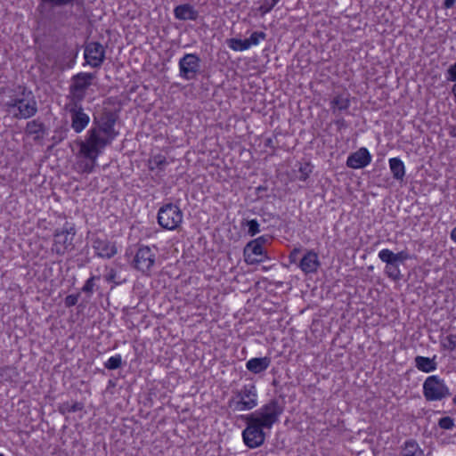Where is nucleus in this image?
I'll return each instance as SVG.
<instances>
[{
	"label": "nucleus",
	"instance_id": "obj_1",
	"mask_svg": "<svg viewBox=\"0 0 456 456\" xmlns=\"http://www.w3.org/2000/svg\"><path fill=\"white\" fill-rule=\"evenodd\" d=\"M283 411V403L273 398L257 411L241 415V419L246 422V428L242 431V439L246 446L255 449L263 445L265 441L264 430H270L279 421Z\"/></svg>",
	"mask_w": 456,
	"mask_h": 456
},
{
	"label": "nucleus",
	"instance_id": "obj_2",
	"mask_svg": "<svg viewBox=\"0 0 456 456\" xmlns=\"http://www.w3.org/2000/svg\"><path fill=\"white\" fill-rule=\"evenodd\" d=\"M118 118L111 110H104L94 117L86 140L80 142V151L86 159L95 162L102 150L118 136V132L114 127Z\"/></svg>",
	"mask_w": 456,
	"mask_h": 456
},
{
	"label": "nucleus",
	"instance_id": "obj_3",
	"mask_svg": "<svg viewBox=\"0 0 456 456\" xmlns=\"http://www.w3.org/2000/svg\"><path fill=\"white\" fill-rule=\"evenodd\" d=\"M232 393L227 403L233 411H250L257 406V389L253 383L246 384Z\"/></svg>",
	"mask_w": 456,
	"mask_h": 456
},
{
	"label": "nucleus",
	"instance_id": "obj_4",
	"mask_svg": "<svg viewBox=\"0 0 456 456\" xmlns=\"http://www.w3.org/2000/svg\"><path fill=\"white\" fill-rule=\"evenodd\" d=\"M96 78L95 73L79 72L72 76L69 87L68 99L69 102H81L85 100L86 92Z\"/></svg>",
	"mask_w": 456,
	"mask_h": 456
},
{
	"label": "nucleus",
	"instance_id": "obj_5",
	"mask_svg": "<svg viewBox=\"0 0 456 456\" xmlns=\"http://www.w3.org/2000/svg\"><path fill=\"white\" fill-rule=\"evenodd\" d=\"M75 224L66 222L61 228L56 229L53 234L52 251L59 256L74 249Z\"/></svg>",
	"mask_w": 456,
	"mask_h": 456
},
{
	"label": "nucleus",
	"instance_id": "obj_6",
	"mask_svg": "<svg viewBox=\"0 0 456 456\" xmlns=\"http://www.w3.org/2000/svg\"><path fill=\"white\" fill-rule=\"evenodd\" d=\"M21 90L10 103V106L15 107L19 110L20 118H29L37 112V104L33 93L26 87H20Z\"/></svg>",
	"mask_w": 456,
	"mask_h": 456
},
{
	"label": "nucleus",
	"instance_id": "obj_7",
	"mask_svg": "<svg viewBox=\"0 0 456 456\" xmlns=\"http://www.w3.org/2000/svg\"><path fill=\"white\" fill-rule=\"evenodd\" d=\"M183 218L182 210L173 203L164 204L158 211V224L166 230H176L182 224Z\"/></svg>",
	"mask_w": 456,
	"mask_h": 456
},
{
	"label": "nucleus",
	"instance_id": "obj_8",
	"mask_svg": "<svg viewBox=\"0 0 456 456\" xmlns=\"http://www.w3.org/2000/svg\"><path fill=\"white\" fill-rule=\"evenodd\" d=\"M423 395L427 401H441L451 395L444 380L437 375L428 377L423 383Z\"/></svg>",
	"mask_w": 456,
	"mask_h": 456
},
{
	"label": "nucleus",
	"instance_id": "obj_9",
	"mask_svg": "<svg viewBox=\"0 0 456 456\" xmlns=\"http://www.w3.org/2000/svg\"><path fill=\"white\" fill-rule=\"evenodd\" d=\"M200 62L196 53H185L178 62L179 76L185 80L196 79L200 71Z\"/></svg>",
	"mask_w": 456,
	"mask_h": 456
},
{
	"label": "nucleus",
	"instance_id": "obj_10",
	"mask_svg": "<svg viewBox=\"0 0 456 456\" xmlns=\"http://www.w3.org/2000/svg\"><path fill=\"white\" fill-rule=\"evenodd\" d=\"M156 261V253L149 246L141 245L132 261V266L144 274H149Z\"/></svg>",
	"mask_w": 456,
	"mask_h": 456
},
{
	"label": "nucleus",
	"instance_id": "obj_11",
	"mask_svg": "<svg viewBox=\"0 0 456 456\" xmlns=\"http://www.w3.org/2000/svg\"><path fill=\"white\" fill-rule=\"evenodd\" d=\"M71 120V128L79 134L88 126L90 117L85 112L81 102H69L66 105Z\"/></svg>",
	"mask_w": 456,
	"mask_h": 456
},
{
	"label": "nucleus",
	"instance_id": "obj_12",
	"mask_svg": "<svg viewBox=\"0 0 456 456\" xmlns=\"http://www.w3.org/2000/svg\"><path fill=\"white\" fill-rule=\"evenodd\" d=\"M84 58L86 64L92 68H100L105 61V49L99 42H89L85 45Z\"/></svg>",
	"mask_w": 456,
	"mask_h": 456
},
{
	"label": "nucleus",
	"instance_id": "obj_13",
	"mask_svg": "<svg viewBox=\"0 0 456 456\" xmlns=\"http://www.w3.org/2000/svg\"><path fill=\"white\" fill-rule=\"evenodd\" d=\"M92 248L95 255L101 258L110 259L118 253L116 244L111 242L106 235H94L92 238Z\"/></svg>",
	"mask_w": 456,
	"mask_h": 456
},
{
	"label": "nucleus",
	"instance_id": "obj_14",
	"mask_svg": "<svg viewBox=\"0 0 456 456\" xmlns=\"http://www.w3.org/2000/svg\"><path fill=\"white\" fill-rule=\"evenodd\" d=\"M370 162V153L366 148L362 147L347 157L346 166L350 168L360 169L367 167Z\"/></svg>",
	"mask_w": 456,
	"mask_h": 456
},
{
	"label": "nucleus",
	"instance_id": "obj_15",
	"mask_svg": "<svg viewBox=\"0 0 456 456\" xmlns=\"http://www.w3.org/2000/svg\"><path fill=\"white\" fill-rule=\"evenodd\" d=\"M244 257L249 265L258 264L267 258L263 248L251 240L244 248Z\"/></svg>",
	"mask_w": 456,
	"mask_h": 456
},
{
	"label": "nucleus",
	"instance_id": "obj_16",
	"mask_svg": "<svg viewBox=\"0 0 456 456\" xmlns=\"http://www.w3.org/2000/svg\"><path fill=\"white\" fill-rule=\"evenodd\" d=\"M320 265L318 254L314 250H307L299 262V268L305 274L316 273Z\"/></svg>",
	"mask_w": 456,
	"mask_h": 456
},
{
	"label": "nucleus",
	"instance_id": "obj_17",
	"mask_svg": "<svg viewBox=\"0 0 456 456\" xmlns=\"http://www.w3.org/2000/svg\"><path fill=\"white\" fill-rule=\"evenodd\" d=\"M379 258L383 263H386L385 273L388 278L395 281H398L402 279L403 275L401 273L399 265L396 262H395L382 251L379 252Z\"/></svg>",
	"mask_w": 456,
	"mask_h": 456
},
{
	"label": "nucleus",
	"instance_id": "obj_18",
	"mask_svg": "<svg viewBox=\"0 0 456 456\" xmlns=\"http://www.w3.org/2000/svg\"><path fill=\"white\" fill-rule=\"evenodd\" d=\"M174 16L179 20H196L199 12L190 4H183L175 7Z\"/></svg>",
	"mask_w": 456,
	"mask_h": 456
},
{
	"label": "nucleus",
	"instance_id": "obj_19",
	"mask_svg": "<svg viewBox=\"0 0 456 456\" xmlns=\"http://www.w3.org/2000/svg\"><path fill=\"white\" fill-rule=\"evenodd\" d=\"M272 360L268 356L251 358L246 362V368L253 374H259L266 370Z\"/></svg>",
	"mask_w": 456,
	"mask_h": 456
},
{
	"label": "nucleus",
	"instance_id": "obj_20",
	"mask_svg": "<svg viewBox=\"0 0 456 456\" xmlns=\"http://www.w3.org/2000/svg\"><path fill=\"white\" fill-rule=\"evenodd\" d=\"M436 356L432 358L418 355L414 359L415 367L426 373L435 371L437 369Z\"/></svg>",
	"mask_w": 456,
	"mask_h": 456
},
{
	"label": "nucleus",
	"instance_id": "obj_21",
	"mask_svg": "<svg viewBox=\"0 0 456 456\" xmlns=\"http://www.w3.org/2000/svg\"><path fill=\"white\" fill-rule=\"evenodd\" d=\"M26 133L29 135H35V141H39L43 139L45 134L46 127L45 124L38 119H33L27 123Z\"/></svg>",
	"mask_w": 456,
	"mask_h": 456
},
{
	"label": "nucleus",
	"instance_id": "obj_22",
	"mask_svg": "<svg viewBox=\"0 0 456 456\" xmlns=\"http://www.w3.org/2000/svg\"><path fill=\"white\" fill-rule=\"evenodd\" d=\"M39 4L37 7V11L44 14L49 9H53L57 7H64L71 4L72 0H38Z\"/></svg>",
	"mask_w": 456,
	"mask_h": 456
},
{
	"label": "nucleus",
	"instance_id": "obj_23",
	"mask_svg": "<svg viewBox=\"0 0 456 456\" xmlns=\"http://www.w3.org/2000/svg\"><path fill=\"white\" fill-rule=\"evenodd\" d=\"M389 167L394 179L403 181L405 176V166L401 159L391 158L389 159Z\"/></svg>",
	"mask_w": 456,
	"mask_h": 456
},
{
	"label": "nucleus",
	"instance_id": "obj_24",
	"mask_svg": "<svg viewBox=\"0 0 456 456\" xmlns=\"http://www.w3.org/2000/svg\"><path fill=\"white\" fill-rule=\"evenodd\" d=\"M168 165L167 158L161 154H157L151 156L148 159V168L151 171H154L159 169V171H164L166 167Z\"/></svg>",
	"mask_w": 456,
	"mask_h": 456
},
{
	"label": "nucleus",
	"instance_id": "obj_25",
	"mask_svg": "<svg viewBox=\"0 0 456 456\" xmlns=\"http://www.w3.org/2000/svg\"><path fill=\"white\" fill-rule=\"evenodd\" d=\"M423 451L419 448L418 443L413 440L410 439L405 441L402 456H422Z\"/></svg>",
	"mask_w": 456,
	"mask_h": 456
},
{
	"label": "nucleus",
	"instance_id": "obj_26",
	"mask_svg": "<svg viewBox=\"0 0 456 456\" xmlns=\"http://www.w3.org/2000/svg\"><path fill=\"white\" fill-rule=\"evenodd\" d=\"M350 106V100L348 97L343 95L335 96L330 102V108L335 114L338 110H346Z\"/></svg>",
	"mask_w": 456,
	"mask_h": 456
},
{
	"label": "nucleus",
	"instance_id": "obj_27",
	"mask_svg": "<svg viewBox=\"0 0 456 456\" xmlns=\"http://www.w3.org/2000/svg\"><path fill=\"white\" fill-rule=\"evenodd\" d=\"M384 254L392 258L398 265L400 263H403L406 260L411 259V254L407 250H402L397 253H394L392 250L388 248H385L381 250Z\"/></svg>",
	"mask_w": 456,
	"mask_h": 456
},
{
	"label": "nucleus",
	"instance_id": "obj_28",
	"mask_svg": "<svg viewBox=\"0 0 456 456\" xmlns=\"http://www.w3.org/2000/svg\"><path fill=\"white\" fill-rule=\"evenodd\" d=\"M226 44L233 51L236 52H243L249 49V44H248L247 39H239V38H229L226 40Z\"/></svg>",
	"mask_w": 456,
	"mask_h": 456
},
{
	"label": "nucleus",
	"instance_id": "obj_29",
	"mask_svg": "<svg viewBox=\"0 0 456 456\" xmlns=\"http://www.w3.org/2000/svg\"><path fill=\"white\" fill-rule=\"evenodd\" d=\"M83 409H84V403H80V402H74L71 404L69 402H65V403H62L59 406V411L61 414L76 412V411H82Z\"/></svg>",
	"mask_w": 456,
	"mask_h": 456
},
{
	"label": "nucleus",
	"instance_id": "obj_30",
	"mask_svg": "<svg viewBox=\"0 0 456 456\" xmlns=\"http://www.w3.org/2000/svg\"><path fill=\"white\" fill-rule=\"evenodd\" d=\"M445 78L447 82H453V86L452 87V94L456 99V61L450 65L445 73Z\"/></svg>",
	"mask_w": 456,
	"mask_h": 456
},
{
	"label": "nucleus",
	"instance_id": "obj_31",
	"mask_svg": "<svg viewBox=\"0 0 456 456\" xmlns=\"http://www.w3.org/2000/svg\"><path fill=\"white\" fill-rule=\"evenodd\" d=\"M313 172V167L309 163L301 164L298 168V175L297 178L299 181H306L310 174Z\"/></svg>",
	"mask_w": 456,
	"mask_h": 456
},
{
	"label": "nucleus",
	"instance_id": "obj_32",
	"mask_svg": "<svg viewBox=\"0 0 456 456\" xmlns=\"http://www.w3.org/2000/svg\"><path fill=\"white\" fill-rule=\"evenodd\" d=\"M441 345L449 351L456 350V334H450L441 340Z\"/></svg>",
	"mask_w": 456,
	"mask_h": 456
},
{
	"label": "nucleus",
	"instance_id": "obj_33",
	"mask_svg": "<svg viewBox=\"0 0 456 456\" xmlns=\"http://www.w3.org/2000/svg\"><path fill=\"white\" fill-rule=\"evenodd\" d=\"M122 366V357L120 354L111 356L104 362V367L108 370H117Z\"/></svg>",
	"mask_w": 456,
	"mask_h": 456
},
{
	"label": "nucleus",
	"instance_id": "obj_34",
	"mask_svg": "<svg viewBox=\"0 0 456 456\" xmlns=\"http://www.w3.org/2000/svg\"><path fill=\"white\" fill-rule=\"evenodd\" d=\"M266 37V34L263 31H255L253 32L249 38H247L248 44H249V48L252 45H257L261 40H265Z\"/></svg>",
	"mask_w": 456,
	"mask_h": 456
},
{
	"label": "nucleus",
	"instance_id": "obj_35",
	"mask_svg": "<svg viewBox=\"0 0 456 456\" xmlns=\"http://www.w3.org/2000/svg\"><path fill=\"white\" fill-rule=\"evenodd\" d=\"M242 225L248 226V233L250 236H255L256 234H257L260 232L259 224L256 219L247 220L242 223Z\"/></svg>",
	"mask_w": 456,
	"mask_h": 456
},
{
	"label": "nucleus",
	"instance_id": "obj_36",
	"mask_svg": "<svg viewBox=\"0 0 456 456\" xmlns=\"http://www.w3.org/2000/svg\"><path fill=\"white\" fill-rule=\"evenodd\" d=\"M279 1L280 0H265L262 5L259 7V11L263 15L268 13L279 3Z\"/></svg>",
	"mask_w": 456,
	"mask_h": 456
},
{
	"label": "nucleus",
	"instance_id": "obj_37",
	"mask_svg": "<svg viewBox=\"0 0 456 456\" xmlns=\"http://www.w3.org/2000/svg\"><path fill=\"white\" fill-rule=\"evenodd\" d=\"M438 426L442 429L451 430L454 427V420L451 417H443L438 420Z\"/></svg>",
	"mask_w": 456,
	"mask_h": 456
},
{
	"label": "nucleus",
	"instance_id": "obj_38",
	"mask_svg": "<svg viewBox=\"0 0 456 456\" xmlns=\"http://www.w3.org/2000/svg\"><path fill=\"white\" fill-rule=\"evenodd\" d=\"M99 280V277H96V276H92L90 277L86 281V283L84 284L83 288H82V291L88 294V295H92L93 292H94V288L95 286V283H94V281L95 280Z\"/></svg>",
	"mask_w": 456,
	"mask_h": 456
},
{
	"label": "nucleus",
	"instance_id": "obj_39",
	"mask_svg": "<svg viewBox=\"0 0 456 456\" xmlns=\"http://www.w3.org/2000/svg\"><path fill=\"white\" fill-rule=\"evenodd\" d=\"M79 294H71L65 297L64 303L67 307H71L77 305Z\"/></svg>",
	"mask_w": 456,
	"mask_h": 456
},
{
	"label": "nucleus",
	"instance_id": "obj_40",
	"mask_svg": "<svg viewBox=\"0 0 456 456\" xmlns=\"http://www.w3.org/2000/svg\"><path fill=\"white\" fill-rule=\"evenodd\" d=\"M116 276H117V272L115 269L113 268H110L109 271H108V273L105 275V280L106 281L108 282H114L116 284H118L119 282H117L115 281L116 279Z\"/></svg>",
	"mask_w": 456,
	"mask_h": 456
},
{
	"label": "nucleus",
	"instance_id": "obj_41",
	"mask_svg": "<svg viewBox=\"0 0 456 456\" xmlns=\"http://www.w3.org/2000/svg\"><path fill=\"white\" fill-rule=\"evenodd\" d=\"M270 240V237L267 236V235H263V236H260L255 240H253L252 241L254 242V244H258L259 246H261L263 248V246L266 243H268Z\"/></svg>",
	"mask_w": 456,
	"mask_h": 456
},
{
	"label": "nucleus",
	"instance_id": "obj_42",
	"mask_svg": "<svg viewBox=\"0 0 456 456\" xmlns=\"http://www.w3.org/2000/svg\"><path fill=\"white\" fill-rule=\"evenodd\" d=\"M335 125L337 126V128L338 131H341L342 129H345L347 127V123L345 120L344 118H338L334 121Z\"/></svg>",
	"mask_w": 456,
	"mask_h": 456
},
{
	"label": "nucleus",
	"instance_id": "obj_43",
	"mask_svg": "<svg viewBox=\"0 0 456 456\" xmlns=\"http://www.w3.org/2000/svg\"><path fill=\"white\" fill-rule=\"evenodd\" d=\"M300 253V248H294L290 253H289V262L290 263H296L297 260V256Z\"/></svg>",
	"mask_w": 456,
	"mask_h": 456
},
{
	"label": "nucleus",
	"instance_id": "obj_44",
	"mask_svg": "<svg viewBox=\"0 0 456 456\" xmlns=\"http://www.w3.org/2000/svg\"><path fill=\"white\" fill-rule=\"evenodd\" d=\"M456 0H444V7L446 9H451L454 6Z\"/></svg>",
	"mask_w": 456,
	"mask_h": 456
},
{
	"label": "nucleus",
	"instance_id": "obj_45",
	"mask_svg": "<svg viewBox=\"0 0 456 456\" xmlns=\"http://www.w3.org/2000/svg\"><path fill=\"white\" fill-rule=\"evenodd\" d=\"M84 3H85V0H72L70 5L76 4L77 6H82V5H84Z\"/></svg>",
	"mask_w": 456,
	"mask_h": 456
},
{
	"label": "nucleus",
	"instance_id": "obj_46",
	"mask_svg": "<svg viewBox=\"0 0 456 456\" xmlns=\"http://www.w3.org/2000/svg\"><path fill=\"white\" fill-rule=\"evenodd\" d=\"M451 239L456 242V226L452 229L451 232Z\"/></svg>",
	"mask_w": 456,
	"mask_h": 456
},
{
	"label": "nucleus",
	"instance_id": "obj_47",
	"mask_svg": "<svg viewBox=\"0 0 456 456\" xmlns=\"http://www.w3.org/2000/svg\"><path fill=\"white\" fill-rule=\"evenodd\" d=\"M267 190V188L265 186H263V185H260L256 188V191L260 192V191H265Z\"/></svg>",
	"mask_w": 456,
	"mask_h": 456
},
{
	"label": "nucleus",
	"instance_id": "obj_48",
	"mask_svg": "<svg viewBox=\"0 0 456 456\" xmlns=\"http://www.w3.org/2000/svg\"><path fill=\"white\" fill-rule=\"evenodd\" d=\"M265 145L272 147L273 146V140L271 138L267 139L265 142Z\"/></svg>",
	"mask_w": 456,
	"mask_h": 456
},
{
	"label": "nucleus",
	"instance_id": "obj_49",
	"mask_svg": "<svg viewBox=\"0 0 456 456\" xmlns=\"http://www.w3.org/2000/svg\"><path fill=\"white\" fill-rule=\"evenodd\" d=\"M452 403H453L454 405H456V395H455V396L453 397V399H452Z\"/></svg>",
	"mask_w": 456,
	"mask_h": 456
},
{
	"label": "nucleus",
	"instance_id": "obj_50",
	"mask_svg": "<svg viewBox=\"0 0 456 456\" xmlns=\"http://www.w3.org/2000/svg\"><path fill=\"white\" fill-rule=\"evenodd\" d=\"M109 384L110 386H114V383L111 380L109 381Z\"/></svg>",
	"mask_w": 456,
	"mask_h": 456
},
{
	"label": "nucleus",
	"instance_id": "obj_51",
	"mask_svg": "<svg viewBox=\"0 0 456 456\" xmlns=\"http://www.w3.org/2000/svg\"><path fill=\"white\" fill-rule=\"evenodd\" d=\"M0 456H4L2 453H0Z\"/></svg>",
	"mask_w": 456,
	"mask_h": 456
}]
</instances>
